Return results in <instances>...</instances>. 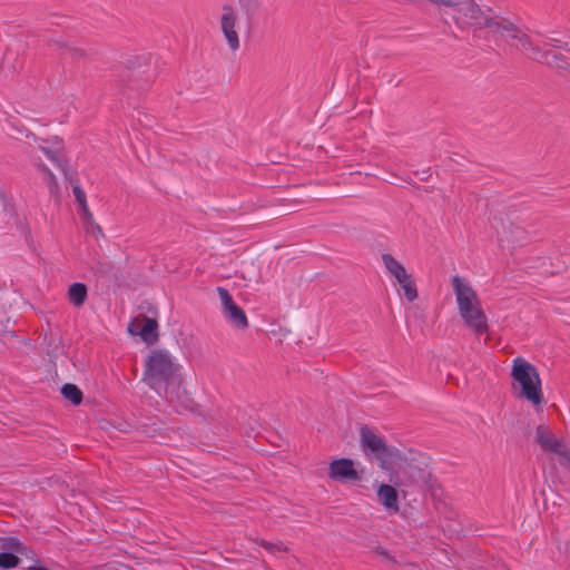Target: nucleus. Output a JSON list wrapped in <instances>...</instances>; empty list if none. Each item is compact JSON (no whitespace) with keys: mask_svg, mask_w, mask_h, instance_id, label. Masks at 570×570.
Segmentation results:
<instances>
[{"mask_svg":"<svg viewBox=\"0 0 570 570\" xmlns=\"http://www.w3.org/2000/svg\"><path fill=\"white\" fill-rule=\"evenodd\" d=\"M512 392L517 399L529 402L534 407L544 403L542 383L534 365L523 357H515L511 368Z\"/></svg>","mask_w":570,"mask_h":570,"instance_id":"obj_3","label":"nucleus"},{"mask_svg":"<svg viewBox=\"0 0 570 570\" xmlns=\"http://www.w3.org/2000/svg\"><path fill=\"white\" fill-rule=\"evenodd\" d=\"M382 263L387 274L393 279V284L399 286V293H402L409 302L416 299L417 289L415 281L404 265L391 254H383Z\"/></svg>","mask_w":570,"mask_h":570,"instance_id":"obj_4","label":"nucleus"},{"mask_svg":"<svg viewBox=\"0 0 570 570\" xmlns=\"http://www.w3.org/2000/svg\"><path fill=\"white\" fill-rule=\"evenodd\" d=\"M68 298L73 306H81L87 298L86 285L82 283L71 284L68 288Z\"/></svg>","mask_w":570,"mask_h":570,"instance_id":"obj_14","label":"nucleus"},{"mask_svg":"<svg viewBox=\"0 0 570 570\" xmlns=\"http://www.w3.org/2000/svg\"><path fill=\"white\" fill-rule=\"evenodd\" d=\"M361 443L364 453L376 460L380 466L390 473V481L395 485H402L406 482L416 481V469L399 450L386 445L384 440L372 429L363 426L361 429Z\"/></svg>","mask_w":570,"mask_h":570,"instance_id":"obj_1","label":"nucleus"},{"mask_svg":"<svg viewBox=\"0 0 570 570\" xmlns=\"http://www.w3.org/2000/svg\"><path fill=\"white\" fill-rule=\"evenodd\" d=\"M464 325L476 336L481 337L488 333L489 323L482 304L461 307L458 309Z\"/></svg>","mask_w":570,"mask_h":570,"instance_id":"obj_6","label":"nucleus"},{"mask_svg":"<svg viewBox=\"0 0 570 570\" xmlns=\"http://www.w3.org/2000/svg\"><path fill=\"white\" fill-rule=\"evenodd\" d=\"M128 331L131 335L140 336L146 343L155 341L158 336L157 323L151 318H142L132 321Z\"/></svg>","mask_w":570,"mask_h":570,"instance_id":"obj_12","label":"nucleus"},{"mask_svg":"<svg viewBox=\"0 0 570 570\" xmlns=\"http://www.w3.org/2000/svg\"><path fill=\"white\" fill-rule=\"evenodd\" d=\"M535 438L544 451L554 453L562 463H570V449L546 425L537 428Z\"/></svg>","mask_w":570,"mask_h":570,"instance_id":"obj_5","label":"nucleus"},{"mask_svg":"<svg viewBox=\"0 0 570 570\" xmlns=\"http://www.w3.org/2000/svg\"><path fill=\"white\" fill-rule=\"evenodd\" d=\"M180 366L165 350L153 351L146 360L144 380L161 397L183 402Z\"/></svg>","mask_w":570,"mask_h":570,"instance_id":"obj_2","label":"nucleus"},{"mask_svg":"<svg viewBox=\"0 0 570 570\" xmlns=\"http://www.w3.org/2000/svg\"><path fill=\"white\" fill-rule=\"evenodd\" d=\"M328 476L335 481H355L360 479L355 464L350 459L334 460L330 464Z\"/></svg>","mask_w":570,"mask_h":570,"instance_id":"obj_10","label":"nucleus"},{"mask_svg":"<svg viewBox=\"0 0 570 570\" xmlns=\"http://www.w3.org/2000/svg\"><path fill=\"white\" fill-rule=\"evenodd\" d=\"M376 494L379 502L384 507L385 510L391 512L399 511V498L394 487L390 484H381Z\"/></svg>","mask_w":570,"mask_h":570,"instance_id":"obj_13","label":"nucleus"},{"mask_svg":"<svg viewBox=\"0 0 570 570\" xmlns=\"http://www.w3.org/2000/svg\"><path fill=\"white\" fill-rule=\"evenodd\" d=\"M72 193L76 202L79 205L78 215L82 223L85 232L92 236L95 239H99L104 236L101 227L95 222L94 216L88 207L86 193L78 185H75Z\"/></svg>","mask_w":570,"mask_h":570,"instance_id":"obj_7","label":"nucleus"},{"mask_svg":"<svg viewBox=\"0 0 570 570\" xmlns=\"http://www.w3.org/2000/svg\"><path fill=\"white\" fill-rule=\"evenodd\" d=\"M41 150L46 154V156L55 164L59 163V151L61 149V140L58 137H55V147L47 148L46 146H40Z\"/></svg>","mask_w":570,"mask_h":570,"instance_id":"obj_17","label":"nucleus"},{"mask_svg":"<svg viewBox=\"0 0 570 570\" xmlns=\"http://www.w3.org/2000/svg\"><path fill=\"white\" fill-rule=\"evenodd\" d=\"M217 293L223 306V313L225 317L237 327H246L247 317L244 311L235 304L228 291L224 287H217Z\"/></svg>","mask_w":570,"mask_h":570,"instance_id":"obj_9","label":"nucleus"},{"mask_svg":"<svg viewBox=\"0 0 570 570\" xmlns=\"http://www.w3.org/2000/svg\"><path fill=\"white\" fill-rule=\"evenodd\" d=\"M61 394L65 399L69 400L72 404L78 405L81 402V391L73 384L67 383L61 387Z\"/></svg>","mask_w":570,"mask_h":570,"instance_id":"obj_15","label":"nucleus"},{"mask_svg":"<svg viewBox=\"0 0 570 570\" xmlns=\"http://www.w3.org/2000/svg\"><path fill=\"white\" fill-rule=\"evenodd\" d=\"M235 24L236 17L234 12L230 9L225 8L224 13L222 14L220 18V28L228 47L233 51H236L239 48V38L237 31L235 30Z\"/></svg>","mask_w":570,"mask_h":570,"instance_id":"obj_11","label":"nucleus"},{"mask_svg":"<svg viewBox=\"0 0 570 570\" xmlns=\"http://www.w3.org/2000/svg\"><path fill=\"white\" fill-rule=\"evenodd\" d=\"M544 46H550V47H554V48H564L563 42H561L560 40L553 39V38H548L547 41L544 42Z\"/></svg>","mask_w":570,"mask_h":570,"instance_id":"obj_18","label":"nucleus"},{"mask_svg":"<svg viewBox=\"0 0 570 570\" xmlns=\"http://www.w3.org/2000/svg\"><path fill=\"white\" fill-rule=\"evenodd\" d=\"M452 289L455 296L458 309L461 307L480 304L481 301L466 278L454 275L451 278Z\"/></svg>","mask_w":570,"mask_h":570,"instance_id":"obj_8","label":"nucleus"},{"mask_svg":"<svg viewBox=\"0 0 570 570\" xmlns=\"http://www.w3.org/2000/svg\"><path fill=\"white\" fill-rule=\"evenodd\" d=\"M20 560L17 556L10 552H0V568L11 569L19 564Z\"/></svg>","mask_w":570,"mask_h":570,"instance_id":"obj_16","label":"nucleus"},{"mask_svg":"<svg viewBox=\"0 0 570 570\" xmlns=\"http://www.w3.org/2000/svg\"><path fill=\"white\" fill-rule=\"evenodd\" d=\"M49 177H50V179H51L52 181H55V176H53V174H51V173H50V174H49Z\"/></svg>","mask_w":570,"mask_h":570,"instance_id":"obj_19","label":"nucleus"}]
</instances>
